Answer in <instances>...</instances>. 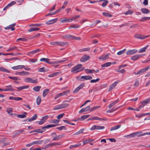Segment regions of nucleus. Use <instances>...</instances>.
Wrapping results in <instances>:
<instances>
[{
    "label": "nucleus",
    "instance_id": "4468645a",
    "mask_svg": "<svg viewBox=\"0 0 150 150\" xmlns=\"http://www.w3.org/2000/svg\"><path fill=\"white\" fill-rule=\"evenodd\" d=\"M25 67V66L23 65H19L16 66H14L12 67V69L14 70H16L19 69H21Z\"/></svg>",
    "mask_w": 150,
    "mask_h": 150
},
{
    "label": "nucleus",
    "instance_id": "ea45409f",
    "mask_svg": "<svg viewBox=\"0 0 150 150\" xmlns=\"http://www.w3.org/2000/svg\"><path fill=\"white\" fill-rule=\"evenodd\" d=\"M111 64V62H108L105 63L101 65L102 67H107L110 66Z\"/></svg>",
    "mask_w": 150,
    "mask_h": 150
},
{
    "label": "nucleus",
    "instance_id": "2eb2a0df",
    "mask_svg": "<svg viewBox=\"0 0 150 150\" xmlns=\"http://www.w3.org/2000/svg\"><path fill=\"white\" fill-rule=\"evenodd\" d=\"M23 114L24 115L17 114H14V115L15 116H17L18 118H23L26 117V115L27 114V112H24Z\"/></svg>",
    "mask_w": 150,
    "mask_h": 150
},
{
    "label": "nucleus",
    "instance_id": "79ce46f5",
    "mask_svg": "<svg viewBox=\"0 0 150 150\" xmlns=\"http://www.w3.org/2000/svg\"><path fill=\"white\" fill-rule=\"evenodd\" d=\"M120 127H121L120 125H117L116 126H114L112 127L110 129V130L111 131H112L113 130H116V129H119V128H120Z\"/></svg>",
    "mask_w": 150,
    "mask_h": 150
},
{
    "label": "nucleus",
    "instance_id": "09e8293b",
    "mask_svg": "<svg viewBox=\"0 0 150 150\" xmlns=\"http://www.w3.org/2000/svg\"><path fill=\"white\" fill-rule=\"evenodd\" d=\"M60 105L61 109L67 108L69 106V104L67 103H63L62 104H60Z\"/></svg>",
    "mask_w": 150,
    "mask_h": 150
},
{
    "label": "nucleus",
    "instance_id": "2f4dec72",
    "mask_svg": "<svg viewBox=\"0 0 150 150\" xmlns=\"http://www.w3.org/2000/svg\"><path fill=\"white\" fill-rule=\"evenodd\" d=\"M14 50H19L18 49V47L15 46L8 48L6 50V51L7 52H9L11 51H12Z\"/></svg>",
    "mask_w": 150,
    "mask_h": 150
},
{
    "label": "nucleus",
    "instance_id": "a211bd4d",
    "mask_svg": "<svg viewBox=\"0 0 150 150\" xmlns=\"http://www.w3.org/2000/svg\"><path fill=\"white\" fill-rule=\"evenodd\" d=\"M62 72V71H59L55 72H54L52 74H49L48 75L49 77H52L58 75Z\"/></svg>",
    "mask_w": 150,
    "mask_h": 150
},
{
    "label": "nucleus",
    "instance_id": "f8f14e48",
    "mask_svg": "<svg viewBox=\"0 0 150 150\" xmlns=\"http://www.w3.org/2000/svg\"><path fill=\"white\" fill-rule=\"evenodd\" d=\"M110 54V53L107 54L105 55H102L99 57L100 60H102L103 61L109 58V55Z\"/></svg>",
    "mask_w": 150,
    "mask_h": 150
},
{
    "label": "nucleus",
    "instance_id": "f3484780",
    "mask_svg": "<svg viewBox=\"0 0 150 150\" xmlns=\"http://www.w3.org/2000/svg\"><path fill=\"white\" fill-rule=\"evenodd\" d=\"M29 87V86L26 85L19 87H16V88L17 89V91H21L23 89H27Z\"/></svg>",
    "mask_w": 150,
    "mask_h": 150
},
{
    "label": "nucleus",
    "instance_id": "a19ab883",
    "mask_svg": "<svg viewBox=\"0 0 150 150\" xmlns=\"http://www.w3.org/2000/svg\"><path fill=\"white\" fill-rule=\"evenodd\" d=\"M41 88V86H36L33 88V90L35 92H39L40 89Z\"/></svg>",
    "mask_w": 150,
    "mask_h": 150
},
{
    "label": "nucleus",
    "instance_id": "ddd939ff",
    "mask_svg": "<svg viewBox=\"0 0 150 150\" xmlns=\"http://www.w3.org/2000/svg\"><path fill=\"white\" fill-rule=\"evenodd\" d=\"M149 68V67L147 66L144 68L138 71V74H140L144 73V72L146 71Z\"/></svg>",
    "mask_w": 150,
    "mask_h": 150
},
{
    "label": "nucleus",
    "instance_id": "603ef678",
    "mask_svg": "<svg viewBox=\"0 0 150 150\" xmlns=\"http://www.w3.org/2000/svg\"><path fill=\"white\" fill-rule=\"evenodd\" d=\"M81 145V143H78L74 145H72L69 146V148L70 149H72L74 147H77L80 146Z\"/></svg>",
    "mask_w": 150,
    "mask_h": 150
},
{
    "label": "nucleus",
    "instance_id": "bf43d9fd",
    "mask_svg": "<svg viewBox=\"0 0 150 150\" xmlns=\"http://www.w3.org/2000/svg\"><path fill=\"white\" fill-rule=\"evenodd\" d=\"M61 109L60 104L58 105L55 106L53 108V109L54 110H59Z\"/></svg>",
    "mask_w": 150,
    "mask_h": 150
},
{
    "label": "nucleus",
    "instance_id": "20e7f679",
    "mask_svg": "<svg viewBox=\"0 0 150 150\" xmlns=\"http://www.w3.org/2000/svg\"><path fill=\"white\" fill-rule=\"evenodd\" d=\"M105 128V127L103 126H100L98 125H93L90 128L91 130H100L103 129Z\"/></svg>",
    "mask_w": 150,
    "mask_h": 150
},
{
    "label": "nucleus",
    "instance_id": "5701e85b",
    "mask_svg": "<svg viewBox=\"0 0 150 150\" xmlns=\"http://www.w3.org/2000/svg\"><path fill=\"white\" fill-rule=\"evenodd\" d=\"M50 91L49 89L46 88L44 89L42 92V96L43 97H45L46 96L47 94L49 93Z\"/></svg>",
    "mask_w": 150,
    "mask_h": 150
},
{
    "label": "nucleus",
    "instance_id": "cd10ccee",
    "mask_svg": "<svg viewBox=\"0 0 150 150\" xmlns=\"http://www.w3.org/2000/svg\"><path fill=\"white\" fill-rule=\"evenodd\" d=\"M81 78L85 80H87L91 79H92V77L88 75L82 76L81 77Z\"/></svg>",
    "mask_w": 150,
    "mask_h": 150
},
{
    "label": "nucleus",
    "instance_id": "8fccbe9b",
    "mask_svg": "<svg viewBox=\"0 0 150 150\" xmlns=\"http://www.w3.org/2000/svg\"><path fill=\"white\" fill-rule=\"evenodd\" d=\"M40 51V50L39 49H37L35 50L31 51L29 52V53L30 54H34L35 53L39 52Z\"/></svg>",
    "mask_w": 150,
    "mask_h": 150
},
{
    "label": "nucleus",
    "instance_id": "58836bf2",
    "mask_svg": "<svg viewBox=\"0 0 150 150\" xmlns=\"http://www.w3.org/2000/svg\"><path fill=\"white\" fill-rule=\"evenodd\" d=\"M85 71L88 74H93L94 73V71H95V70L94 69H85Z\"/></svg>",
    "mask_w": 150,
    "mask_h": 150
},
{
    "label": "nucleus",
    "instance_id": "a18cd8bd",
    "mask_svg": "<svg viewBox=\"0 0 150 150\" xmlns=\"http://www.w3.org/2000/svg\"><path fill=\"white\" fill-rule=\"evenodd\" d=\"M41 101V97L39 96L36 99L37 104L38 105H39Z\"/></svg>",
    "mask_w": 150,
    "mask_h": 150
},
{
    "label": "nucleus",
    "instance_id": "864d4df0",
    "mask_svg": "<svg viewBox=\"0 0 150 150\" xmlns=\"http://www.w3.org/2000/svg\"><path fill=\"white\" fill-rule=\"evenodd\" d=\"M42 140L36 141L32 142V144H33V145L34 144H40L42 143Z\"/></svg>",
    "mask_w": 150,
    "mask_h": 150
},
{
    "label": "nucleus",
    "instance_id": "c756f323",
    "mask_svg": "<svg viewBox=\"0 0 150 150\" xmlns=\"http://www.w3.org/2000/svg\"><path fill=\"white\" fill-rule=\"evenodd\" d=\"M0 71H1L7 73H10V71L4 67H0Z\"/></svg>",
    "mask_w": 150,
    "mask_h": 150
},
{
    "label": "nucleus",
    "instance_id": "6ab92c4d",
    "mask_svg": "<svg viewBox=\"0 0 150 150\" xmlns=\"http://www.w3.org/2000/svg\"><path fill=\"white\" fill-rule=\"evenodd\" d=\"M63 134H60L58 135H56L53 138L52 140L53 141H58L59 140L60 138L64 137Z\"/></svg>",
    "mask_w": 150,
    "mask_h": 150
},
{
    "label": "nucleus",
    "instance_id": "7c9ffc66",
    "mask_svg": "<svg viewBox=\"0 0 150 150\" xmlns=\"http://www.w3.org/2000/svg\"><path fill=\"white\" fill-rule=\"evenodd\" d=\"M90 115H83L81 116L80 118H79V120H83L89 117Z\"/></svg>",
    "mask_w": 150,
    "mask_h": 150
},
{
    "label": "nucleus",
    "instance_id": "1a4fd4ad",
    "mask_svg": "<svg viewBox=\"0 0 150 150\" xmlns=\"http://www.w3.org/2000/svg\"><path fill=\"white\" fill-rule=\"evenodd\" d=\"M138 52V50L137 49L130 50L127 51L126 52L127 55H132Z\"/></svg>",
    "mask_w": 150,
    "mask_h": 150
},
{
    "label": "nucleus",
    "instance_id": "c03bdc74",
    "mask_svg": "<svg viewBox=\"0 0 150 150\" xmlns=\"http://www.w3.org/2000/svg\"><path fill=\"white\" fill-rule=\"evenodd\" d=\"M40 29L38 28H32L29 29L28 30V31L29 32H30L33 31H38Z\"/></svg>",
    "mask_w": 150,
    "mask_h": 150
},
{
    "label": "nucleus",
    "instance_id": "72a5a7b5",
    "mask_svg": "<svg viewBox=\"0 0 150 150\" xmlns=\"http://www.w3.org/2000/svg\"><path fill=\"white\" fill-rule=\"evenodd\" d=\"M141 10L143 13L144 14H147L149 12V10L146 8H142Z\"/></svg>",
    "mask_w": 150,
    "mask_h": 150
},
{
    "label": "nucleus",
    "instance_id": "de8ad7c7",
    "mask_svg": "<svg viewBox=\"0 0 150 150\" xmlns=\"http://www.w3.org/2000/svg\"><path fill=\"white\" fill-rule=\"evenodd\" d=\"M29 74V72L27 71H23L21 72V76H28Z\"/></svg>",
    "mask_w": 150,
    "mask_h": 150
},
{
    "label": "nucleus",
    "instance_id": "9d476101",
    "mask_svg": "<svg viewBox=\"0 0 150 150\" xmlns=\"http://www.w3.org/2000/svg\"><path fill=\"white\" fill-rule=\"evenodd\" d=\"M119 82V81H116L110 85L108 90V91L110 92L116 86L117 84Z\"/></svg>",
    "mask_w": 150,
    "mask_h": 150
},
{
    "label": "nucleus",
    "instance_id": "c9c22d12",
    "mask_svg": "<svg viewBox=\"0 0 150 150\" xmlns=\"http://www.w3.org/2000/svg\"><path fill=\"white\" fill-rule=\"evenodd\" d=\"M90 50V47L85 48L83 49H80L79 50V51L82 52L84 51H89Z\"/></svg>",
    "mask_w": 150,
    "mask_h": 150
},
{
    "label": "nucleus",
    "instance_id": "13d9d810",
    "mask_svg": "<svg viewBox=\"0 0 150 150\" xmlns=\"http://www.w3.org/2000/svg\"><path fill=\"white\" fill-rule=\"evenodd\" d=\"M91 141H92V140L91 139H86L84 141H83V145L86 144L87 143L89 142H90Z\"/></svg>",
    "mask_w": 150,
    "mask_h": 150
},
{
    "label": "nucleus",
    "instance_id": "aec40b11",
    "mask_svg": "<svg viewBox=\"0 0 150 150\" xmlns=\"http://www.w3.org/2000/svg\"><path fill=\"white\" fill-rule=\"evenodd\" d=\"M67 43V42H63L57 41L56 46H64L66 45Z\"/></svg>",
    "mask_w": 150,
    "mask_h": 150
},
{
    "label": "nucleus",
    "instance_id": "4be33fe9",
    "mask_svg": "<svg viewBox=\"0 0 150 150\" xmlns=\"http://www.w3.org/2000/svg\"><path fill=\"white\" fill-rule=\"evenodd\" d=\"M61 10H62L60 8L59 9H58L57 10L55 11L54 12H53L52 13H50L47 14L46 15H45V16H50V15H54L55 14H56V13H59Z\"/></svg>",
    "mask_w": 150,
    "mask_h": 150
},
{
    "label": "nucleus",
    "instance_id": "49530a36",
    "mask_svg": "<svg viewBox=\"0 0 150 150\" xmlns=\"http://www.w3.org/2000/svg\"><path fill=\"white\" fill-rule=\"evenodd\" d=\"M150 101V100L148 98V99H146L145 100H143L142 101L140 102V103H143L145 105V104L148 103Z\"/></svg>",
    "mask_w": 150,
    "mask_h": 150
},
{
    "label": "nucleus",
    "instance_id": "680f3d73",
    "mask_svg": "<svg viewBox=\"0 0 150 150\" xmlns=\"http://www.w3.org/2000/svg\"><path fill=\"white\" fill-rule=\"evenodd\" d=\"M8 78L14 81H18L20 79L19 78L16 77L8 76Z\"/></svg>",
    "mask_w": 150,
    "mask_h": 150
},
{
    "label": "nucleus",
    "instance_id": "39448f33",
    "mask_svg": "<svg viewBox=\"0 0 150 150\" xmlns=\"http://www.w3.org/2000/svg\"><path fill=\"white\" fill-rule=\"evenodd\" d=\"M49 116L48 115H46L42 117L40 121L38 122V124L39 125H42L44 123L46 120L48 119Z\"/></svg>",
    "mask_w": 150,
    "mask_h": 150
},
{
    "label": "nucleus",
    "instance_id": "774afa93",
    "mask_svg": "<svg viewBox=\"0 0 150 150\" xmlns=\"http://www.w3.org/2000/svg\"><path fill=\"white\" fill-rule=\"evenodd\" d=\"M64 114L63 113L61 114L58 115L57 116V119H60L63 117V116H64Z\"/></svg>",
    "mask_w": 150,
    "mask_h": 150
},
{
    "label": "nucleus",
    "instance_id": "37998d69",
    "mask_svg": "<svg viewBox=\"0 0 150 150\" xmlns=\"http://www.w3.org/2000/svg\"><path fill=\"white\" fill-rule=\"evenodd\" d=\"M70 92V91L68 90L66 91H65L62 93H60V94L61 96H63L65 95H67Z\"/></svg>",
    "mask_w": 150,
    "mask_h": 150
},
{
    "label": "nucleus",
    "instance_id": "473e14b6",
    "mask_svg": "<svg viewBox=\"0 0 150 150\" xmlns=\"http://www.w3.org/2000/svg\"><path fill=\"white\" fill-rule=\"evenodd\" d=\"M142 132H134L135 137H140L144 136V133L142 134H141Z\"/></svg>",
    "mask_w": 150,
    "mask_h": 150
},
{
    "label": "nucleus",
    "instance_id": "052dcab7",
    "mask_svg": "<svg viewBox=\"0 0 150 150\" xmlns=\"http://www.w3.org/2000/svg\"><path fill=\"white\" fill-rule=\"evenodd\" d=\"M79 25H76L74 24H73L71 25L70 27L69 28V29H70L71 28H79Z\"/></svg>",
    "mask_w": 150,
    "mask_h": 150
},
{
    "label": "nucleus",
    "instance_id": "e2e57ef3",
    "mask_svg": "<svg viewBox=\"0 0 150 150\" xmlns=\"http://www.w3.org/2000/svg\"><path fill=\"white\" fill-rule=\"evenodd\" d=\"M104 1L102 4V6L103 7H105L106 6L108 2V1Z\"/></svg>",
    "mask_w": 150,
    "mask_h": 150
},
{
    "label": "nucleus",
    "instance_id": "f257e3e1",
    "mask_svg": "<svg viewBox=\"0 0 150 150\" xmlns=\"http://www.w3.org/2000/svg\"><path fill=\"white\" fill-rule=\"evenodd\" d=\"M84 69V68L82 67L81 64H78L71 68V72L76 74L83 71Z\"/></svg>",
    "mask_w": 150,
    "mask_h": 150
},
{
    "label": "nucleus",
    "instance_id": "6e6552de",
    "mask_svg": "<svg viewBox=\"0 0 150 150\" xmlns=\"http://www.w3.org/2000/svg\"><path fill=\"white\" fill-rule=\"evenodd\" d=\"M6 88H4V91H14L15 90L13 88V87L11 85L6 86Z\"/></svg>",
    "mask_w": 150,
    "mask_h": 150
},
{
    "label": "nucleus",
    "instance_id": "f704fd0d",
    "mask_svg": "<svg viewBox=\"0 0 150 150\" xmlns=\"http://www.w3.org/2000/svg\"><path fill=\"white\" fill-rule=\"evenodd\" d=\"M37 115L36 114H35L32 118L28 119V122H30L35 120L37 119Z\"/></svg>",
    "mask_w": 150,
    "mask_h": 150
},
{
    "label": "nucleus",
    "instance_id": "69168bd1",
    "mask_svg": "<svg viewBox=\"0 0 150 150\" xmlns=\"http://www.w3.org/2000/svg\"><path fill=\"white\" fill-rule=\"evenodd\" d=\"M100 80V79L99 78H97L96 79H93L91 80L90 82L91 83H96L98 82Z\"/></svg>",
    "mask_w": 150,
    "mask_h": 150
},
{
    "label": "nucleus",
    "instance_id": "412c9836",
    "mask_svg": "<svg viewBox=\"0 0 150 150\" xmlns=\"http://www.w3.org/2000/svg\"><path fill=\"white\" fill-rule=\"evenodd\" d=\"M90 107L89 106H87L85 108L81 109L79 111V113H81L82 112H85L88 111L90 109Z\"/></svg>",
    "mask_w": 150,
    "mask_h": 150
},
{
    "label": "nucleus",
    "instance_id": "0eeeda50",
    "mask_svg": "<svg viewBox=\"0 0 150 150\" xmlns=\"http://www.w3.org/2000/svg\"><path fill=\"white\" fill-rule=\"evenodd\" d=\"M90 58V57L89 56H88L86 54L83 55L81 58L80 61L82 62H84Z\"/></svg>",
    "mask_w": 150,
    "mask_h": 150
},
{
    "label": "nucleus",
    "instance_id": "dca6fc26",
    "mask_svg": "<svg viewBox=\"0 0 150 150\" xmlns=\"http://www.w3.org/2000/svg\"><path fill=\"white\" fill-rule=\"evenodd\" d=\"M6 112L10 115L15 116L14 114L12 113L13 112V109L11 108H8L6 109Z\"/></svg>",
    "mask_w": 150,
    "mask_h": 150
},
{
    "label": "nucleus",
    "instance_id": "f03ea898",
    "mask_svg": "<svg viewBox=\"0 0 150 150\" xmlns=\"http://www.w3.org/2000/svg\"><path fill=\"white\" fill-rule=\"evenodd\" d=\"M24 81L27 83H38V79H33L29 77H27L24 79Z\"/></svg>",
    "mask_w": 150,
    "mask_h": 150
},
{
    "label": "nucleus",
    "instance_id": "423d86ee",
    "mask_svg": "<svg viewBox=\"0 0 150 150\" xmlns=\"http://www.w3.org/2000/svg\"><path fill=\"white\" fill-rule=\"evenodd\" d=\"M149 36V35H143L139 34H137L135 35V37L136 38L141 39H144Z\"/></svg>",
    "mask_w": 150,
    "mask_h": 150
},
{
    "label": "nucleus",
    "instance_id": "6e6d98bb",
    "mask_svg": "<svg viewBox=\"0 0 150 150\" xmlns=\"http://www.w3.org/2000/svg\"><path fill=\"white\" fill-rule=\"evenodd\" d=\"M103 14L105 16L108 17H111L112 15L109 13L107 12H103Z\"/></svg>",
    "mask_w": 150,
    "mask_h": 150
},
{
    "label": "nucleus",
    "instance_id": "bb28decb",
    "mask_svg": "<svg viewBox=\"0 0 150 150\" xmlns=\"http://www.w3.org/2000/svg\"><path fill=\"white\" fill-rule=\"evenodd\" d=\"M38 71L39 72H45L48 71V70L45 67H43L42 68L39 69Z\"/></svg>",
    "mask_w": 150,
    "mask_h": 150
},
{
    "label": "nucleus",
    "instance_id": "393cba45",
    "mask_svg": "<svg viewBox=\"0 0 150 150\" xmlns=\"http://www.w3.org/2000/svg\"><path fill=\"white\" fill-rule=\"evenodd\" d=\"M50 59L48 58H42L40 59V61L41 62H45L47 63L50 64H51L50 62Z\"/></svg>",
    "mask_w": 150,
    "mask_h": 150
},
{
    "label": "nucleus",
    "instance_id": "e433bc0d",
    "mask_svg": "<svg viewBox=\"0 0 150 150\" xmlns=\"http://www.w3.org/2000/svg\"><path fill=\"white\" fill-rule=\"evenodd\" d=\"M148 46V45H147L145 47L140 49L139 51V53H141L145 52Z\"/></svg>",
    "mask_w": 150,
    "mask_h": 150
},
{
    "label": "nucleus",
    "instance_id": "5fc2aeb1",
    "mask_svg": "<svg viewBox=\"0 0 150 150\" xmlns=\"http://www.w3.org/2000/svg\"><path fill=\"white\" fill-rule=\"evenodd\" d=\"M57 129L60 131H61L63 129L66 130L67 129L66 127L64 126H61L59 127H57Z\"/></svg>",
    "mask_w": 150,
    "mask_h": 150
},
{
    "label": "nucleus",
    "instance_id": "c85d7f7f",
    "mask_svg": "<svg viewBox=\"0 0 150 150\" xmlns=\"http://www.w3.org/2000/svg\"><path fill=\"white\" fill-rule=\"evenodd\" d=\"M126 138H134L135 137L134 132L131 134H129L127 135L124 136Z\"/></svg>",
    "mask_w": 150,
    "mask_h": 150
},
{
    "label": "nucleus",
    "instance_id": "9b49d317",
    "mask_svg": "<svg viewBox=\"0 0 150 150\" xmlns=\"http://www.w3.org/2000/svg\"><path fill=\"white\" fill-rule=\"evenodd\" d=\"M15 25L16 24L15 23H13L5 27V30L11 29L12 31L14 30H15L14 27Z\"/></svg>",
    "mask_w": 150,
    "mask_h": 150
},
{
    "label": "nucleus",
    "instance_id": "a878e982",
    "mask_svg": "<svg viewBox=\"0 0 150 150\" xmlns=\"http://www.w3.org/2000/svg\"><path fill=\"white\" fill-rule=\"evenodd\" d=\"M62 37L64 38L70 40H72V38L74 37L73 35H63Z\"/></svg>",
    "mask_w": 150,
    "mask_h": 150
},
{
    "label": "nucleus",
    "instance_id": "4c0bfd02",
    "mask_svg": "<svg viewBox=\"0 0 150 150\" xmlns=\"http://www.w3.org/2000/svg\"><path fill=\"white\" fill-rule=\"evenodd\" d=\"M73 21L72 19H67L62 20L61 22L62 23H64L65 22H70Z\"/></svg>",
    "mask_w": 150,
    "mask_h": 150
},
{
    "label": "nucleus",
    "instance_id": "338daca9",
    "mask_svg": "<svg viewBox=\"0 0 150 150\" xmlns=\"http://www.w3.org/2000/svg\"><path fill=\"white\" fill-rule=\"evenodd\" d=\"M144 116V113H142V114H140L136 115H135L136 117L137 118H141Z\"/></svg>",
    "mask_w": 150,
    "mask_h": 150
},
{
    "label": "nucleus",
    "instance_id": "7ed1b4c3",
    "mask_svg": "<svg viewBox=\"0 0 150 150\" xmlns=\"http://www.w3.org/2000/svg\"><path fill=\"white\" fill-rule=\"evenodd\" d=\"M145 54H135L132 56L130 58L131 60L133 61H135L139 59L140 57L143 56H145Z\"/></svg>",
    "mask_w": 150,
    "mask_h": 150
},
{
    "label": "nucleus",
    "instance_id": "4d7b16f0",
    "mask_svg": "<svg viewBox=\"0 0 150 150\" xmlns=\"http://www.w3.org/2000/svg\"><path fill=\"white\" fill-rule=\"evenodd\" d=\"M59 120L56 119L52 120L49 121L50 123H58L59 122Z\"/></svg>",
    "mask_w": 150,
    "mask_h": 150
},
{
    "label": "nucleus",
    "instance_id": "b1692460",
    "mask_svg": "<svg viewBox=\"0 0 150 150\" xmlns=\"http://www.w3.org/2000/svg\"><path fill=\"white\" fill-rule=\"evenodd\" d=\"M57 18H55L52 20H49L46 22V23L47 25H50L53 24L56 22L57 20Z\"/></svg>",
    "mask_w": 150,
    "mask_h": 150
},
{
    "label": "nucleus",
    "instance_id": "0e129e2a",
    "mask_svg": "<svg viewBox=\"0 0 150 150\" xmlns=\"http://www.w3.org/2000/svg\"><path fill=\"white\" fill-rule=\"evenodd\" d=\"M16 2L15 1H12L10 3L8 4L7 5L8 6H9V7L11 6H12L15 4Z\"/></svg>",
    "mask_w": 150,
    "mask_h": 150
},
{
    "label": "nucleus",
    "instance_id": "3c124183",
    "mask_svg": "<svg viewBox=\"0 0 150 150\" xmlns=\"http://www.w3.org/2000/svg\"><path fill=\"white\" fill-rule=\"evenodd\" d=\"M126 50V49H125L122 50H120L117 53V54L119 55H121L125 52Z\"/></svg>",
    "mask_w": 150,
    "mask_h": 150
}]
</instances>
